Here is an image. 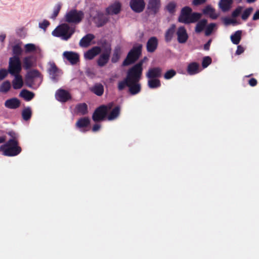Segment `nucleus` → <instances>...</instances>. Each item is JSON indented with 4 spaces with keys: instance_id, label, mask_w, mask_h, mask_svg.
Segmentation results:
<instances>
[{
    "instance_id": "nucleus-1",
    "label": "nucleus",
    "mask_w": 259,
    "mask_h": 259,
    "mask_svg": "<svg viewBox=\"0 0 259 259\" xmlns=\"http://www.w3.org/2000/svg\"><path fill=\"white\" fill-rule=\"evenodd\" d=\"M143 63L144 60H141L127 70L126 77L118 82L117 89L119 91L128 87V92L132 95L141 92V85L139 82L142 78Z\"/></svg>"
},
{
    "instance_id": "nucleus-2",
    "label": "nucleus",
    "mask_w": 259,
    "mask_h": 259,
    "mask_svg": "<svg viewBox=\"0 0 259 259\" xmlns=\"http://www.w3.org/2000/svg\"><path fill=\"white\" fill-rule=\"evenodd\" d=\"M201 15V14L197 12L193 13L190 7L186 6L182 9L178 20L186 24L194 23L200 19Z\"/></svg>"
},
{
    "instance_id": "nucleus-3",
    "label": "nucleus",
    "mask_w": 259,
    "mask_h": 259,
    "mask_svg": "<svg viewBox=\"0 0 259 259\" xmlns=\"http://www.w3.org/2000/svg\"><path fill=\"white\" fill-rule=\"evenodd\" d=\"M75 32V27L70 26L68 24L63 23L58 26L53 31L54 36L61 37L63 40H68Z\"/></svg>"
},
{
    "instance_id": "nucleus-4",
    "label": "nucleus",
    "mask_w": 259,
    "mask_h": 259,
    "mask_svg": "<svg viewBox=\"0 0 259 259\" xmlns=\"http://www.w3.org/2000/svg\"><path fill=\"white\" fill-rule=\"evenodd\" d=\"M1 149L4 155L10 157L17 156L22 151V148L19 145V142L12 140H9L1 147Z\"/></svg>"
},
{
    "instance_id": "nucleus-5",
    "label": "nucleus",
    "mask_w": 259,
    "mask_h": 259,
    "mask_svg": "<svg viewBox=\"0 0 259 259\" xmlns=\"http://www.w3.org/2000/svg\"><path fill=\"white\" fill-rule=\"evenodd\" d=\"M142 45L140 44L135 45L128 53L122 65L127 66L136 62L142 54Z\"/></svg>"
},
{
    "instance_id": "nucleus-6",
    "label": "nucleus",
    "mask_w": 259,
    "mask_h": 259,
    "mask_svg": "<svg viewBox=\"0 0 259 259\" xmlns=\"http://www.w3.org/2000/svg\"><path fill=\"white\" fill-rule=\"evenodd\" d=\"M83 17L84 13L82 11L73 9L66 14L64 19L69 24H78L81 22Z\"/></svg>"
},
{
    "instance_id": "nucleus-7",
    "label": "nucleus",
    "mask_w": 259,
    "mask_h": 259,
    "mask_svg": "<svg viewBox=\"0 0 259 259\" xmlns=\"http://www.w3.org/2000/svg\"><path fill=\"white\" fill-rule=\"evenodd\" d=\"M113 103H110L107 105H101L97 108L94 112L92 119L95 122L102 121L106 117L108 111L112 108Z\"/></svg>"
},
{
    "instance_id": "nucleus-8",
    "label": "nucleus",
    "mask_w": 259,
    "mask_h": 259,
    "mask_svg": "<svg viewBox=\"0 0 259 259\" xmlns=\"http://www.w3.org/2000/svg\"><path fill=\"white\" fill-rule=\"evenodd\" d=\"M102 47L103 52L100 55L97 61V65L100 67H104L108 63L111 52V45L108 44L106 40L104 41L102 44Z\"/></svg>"
},
{
    "instance_id": "nucleus-9",
    "label": "nucleus",
    "mask_w": 259,
    "mask_h": 259,
    "mask_svg": "<svg viewBox=\"0 0 259 259\" xmlns=\"http://www.w3.org/2000/svg\"><path fill=\"white\" fill-rule=\"evenodd\" d=\"M22 70L21 63L19 57H12L9 59L8 71L12 75L19 74Z\"/></svg>"
},
{
    "instance_id": "nucleus-10",
    "label": "nucleus",
    "mask_w": 259,
    "mask_h": 259,
    "mask_svg": "<svg viewBox=\"0 0 259 259\" xmlns=\"http://www.w3.org/2000/svg\"><path fill=\"white\" fill-rule=\"evenodd\" d=\"M49 67L48 68V72L49 74L50 79L54 82H57L60 76L62 74L61 70L59 69L55 63L50 61L48 63Z\"/></svg>"
},
{
    "instance_id": "nucleus-11",
    "label": "nucleus",
    "mask_w": 259,
    "mask_h": 259,
    "mask_svg": "<svg viewBox=\"0 0 259 259\" xmlns=\"http://www.w3.org/2000/svg\"><path fill=\"white\" fill-rule=\"evenodd\" d=\"M36 78H38L39 80V83H40L42 80V76L40 73L36 69H33L30 71H29L25 76V84L26 85L29 87L32 88L33 85L34 84V80Z\"/></svg>"
},
{
    "instance_id": "nucleus-12",
    "label": "nucleus",
    "mask_w": 259,
    "mask_h": 259,
    "mask_svg": "<svg viewBox=\"0 0 259 259\" xmlns=\"http://www.w3.org/2000/svg\"><path fill=\"white\" fill-rule=\"evenodd\" d=\"M160 7V0H149L147 5L148 15L155 16L159 12Z\"/></svg>"
},
{
    "instance_id": "nucleus-13",
    "label": "nucleus",
    "mask_w": 259,
    "mask_h": 259,
    "mask_svg": "<svg viewBox=\"0 0 259 259\" xmlns=\"http://www.w3.org/2000/svg\"><path fill=\"white\" fill-rule=\"evenodd\" d=\"M70 93L62 89H59L56 91L55 93V98L58 101L62 103H65L71 99Z\"/></svg>"
},
{
    "instance_id": "nucleus-14",
    "label": "nucleus",
    "mask_w": 259,
    "mask_h": 259,
    "mask_svg": "<svg viewBox=\"0 0 259 259\" xmlns=\"http://www.w3.org/2000/svg\"><path fill=\"white\" fill-rule=\"evenodd\" d=\"M130 6L131 9L136 13H141L145 7L144 0H131Z\"/></svg>"
},
{
    "instance_id": "nucleus-15",
    "label": "nucleus",
    "mask_w": 259,
    "mask_h": 259,
    "mask_svg": "<svg viewBox=\"0 0 259 259\" xmlns=\"http://www.w3.org/2000/svg\"><path fill=\"white\" fill-rule=\"evenodd\" d=\"M162 69L160 67H154L149 68L146 73V77L148 79L158 78L162 76Z\"/></svg>"
},
{
    "instance_id": "nucleus-16",
    "label": "nucleus",
    "mask_w": 259,
    "mask_h": 259,
    "mask_svg": "<svg viewBox=\"0 0 259 259\" xmlns=\"http://www.w3.org/2000/svg\"><path fill=\"white\" fill-rule=\"evenodd\" d=\"M97 27H101L105 25L109 21L108 18L103 13L97 11V14L93 17Z\"/></svg>"
},
{
    "instance_id": "nucleus-17",
    "label": "nucleus",
    "mask_w": 259,
    "mask_h": 259,
    "mask_svg": "<svg viewBox=\"0 0 259 259\" xmlns=\"http://www.w3.org/2000/svg\"><path fill=\"white\" fill-rule=\"evenodd\" d=\"M178 41L180 44L185 43L188 39V34L184 26L179 27L176 32Z\"/></svg>"
},
{
    "instance_id": "nucleus-18",
    "label": "nucleus",
    "mask_w": 259,
    "mask_h": 259,
    "mask_svg": "<svg viewBox=\"0 0 259 259\" xmlns=\"http://www.w3.org/2000/svg\"><path fill=\"white\" fill-rule=\"evenodd\" d=\"M63 56L72 65H75L79 61V56L77 53L66 51L63 53Z\"/></svg>"
},
{
    "instance_id": "nucleus-19",
    "label": "nucleus",
    "mask_w": 259,
    "mask_h": 259,
    "mask_svg": "<svg viewBox=\"0 0 259 259\" xmlns=\"http://www.w3.org/2000/svg\"><path fill=\"white\" fill-rule=\"evenodd\" d=\"M158 40L155 36H152L149 38L146 44V50L148 53H152L157 49Z\"/></svg>"
},
{
    "instance_id": "nucleus-20",
    "label": "nucleus",
    "mask_w": 259,
    "mask_h": 259,
    "mask_svg": "<svg viewBox=\"0 0 259 259\" xmlns=\"http://www.w3.org/2000/svg\"><path fill=\"white\" fill-rule=\"evenodd\" d=\"M101 52V48L98 46H95L87 51L84 55V58L87 60H92L95 57Z\"/></svg>"
},
{
    "instance_id": "nucleus-21",
    "label": "nucleus",
    "mask_w": 259,
    "mask_h": 259,
    "mask_svg": "<svg viewBox=\"0 0 259 259\" xmlns=\"http://www.w3.org/2000/svg\"><path fill=\"white\" fill-rule=\"evenodd\" d=\"M20 101L16 98H12L7 100L5 103V106L9 109H15L19 108L20 106Z\"/></svg>"
},
{
    "instance_id": "nucleus-22",
    "label": "nucleus",
    "mask_w": 259,
    "mask_h": 259,
    "mask_svg": "<svg viewBox=\"0 0 259 259\" xmlns=\"http://www.w3.org/2000/svg\"><path fill=\"white\" fill-rule=\"evenodd\" d=\"M121 5L119 3H115L106 9L107 15H116L121 11Z\"/></svg>"
},
{
    "instance_id": "nucleus-23",
    "label": "nucleus",
    "mask_w": 259,
    "mask_h": 259,
    "mask_svg": "<svg viewBox=\"0 0 259 259\" xmlns=\"http://www.w3.org/2000/svg\"><path fill=\"white\" fill-rule=\"evenodd\" d=\"M95 38L94 34L89 33L84 36L79 41V45L82 48H87L90 45L91 41Z\"/></svg>"
},
{
    "instance_id": "nucleus-24",
    "label": "nucleus",
    "mask_w": 259,
    "mask_h": 259,
    "mask_svg": "<svg viewBox=\"0 0 259 259\" xmlns=\"http://www.w3.org/2000/svg\"><path fill=\"white\" fill-rule=\"evenodd\" d=\"M90 123V119L88 117H84L79 118L75 123V126L77 128L80 129V131L85 132V131L83 130L84 128L89 126Z\"/></svg>"
},
{
    "instance_id": "nucleus-25",
    "label": "nucleus",
    "mask_w": 259,
    "mask_h": 259,
    "mask_svg": "<svg viewBox=\"0 0 259 259\" xmlns=\"http://www.w3.org/2000/svg\"><path fill=\"white\" fill-rule=\"evenodd\" d=\"M14 79L12 81L13 88L15 90H18L21 89L23 85V81L22 77L21 75L16 74L13 75Z\"/></svg>"
},
{
    "instance_id": "nucleus-26",
    "label": "nucleus",
    "mask_w": 259,
    "mask_h": 259,
    "mask_svg": "<svg viewBox=\"0 0 259 259\" xmlns=\"http://www.w3.org/2000/svg\"><path fill=\"white\" fill-rule=\"evenodd\" d=\"M75 112L81 115H84L88 113V105L85 103H79L75 106Z\"/></svg>"
},
{
    "instance_id": "nucleus-27",
    "label": "nucleus",
    "mask_w": 259,
    "mask_h": 259,
    "mask_svg": "<svg viewBox=\"0 0 259 259\" xmlns=\"http://www.w3.org/2000/svg\"><path fill=\"white\" fill-rule=\"evenodd\" d=\"M90 91L95 95L101 96L103 94L104 89L101 83H97L90 89Z\"/></svg>"
},
{
    "instance_id": "nucleus-28",
    "label": "nucleus",
    "mask_w": 259,
    "mask_h": 259,
    "mask_svg": "<svg viewBox=\"0 0 259 259\" xmlns=\"http://www.w3.org/2000/svg\"><path fill=\"white\" fill-rule=\"evenodd\" d=\"M121 54V48L119 46H116L113 50V54H112V56L111 57V61L112 63H117L119 61V60L120 58Z\"/></svg>"
},
{
    "instance_id": "nucleus-29",
    "label": "nucleus",
    "mask_w": 259,
    "mask_h": 259,
    "mask_svg": "<svg viewBox=\"0 0 259 259\" xmlns=\"http://www.w3.org/2000/svg\"><path fill=\"white\" fill-rule=\"evenodd\" d=\"M187 72L189 75H194L199 72V64L196 62L190 63L187 67Z\"/></svg>"
},
{
    "instance_id": "nucleus-30",
    "label": "nucleus",
    "mask_w": 259,
    "mask_h": 259,
    "mask_svg": "<svg viewBox=\"0 0 259 259\" xmlns=\"http://www.w3.org/2000/svg\"><path fill=\"white\" fill-rule=\"evenodd\" d=\"M19 96L23 98L25 101H29L34 98V94L28 90L23 89L20 92Z\"/></svg>"
},
{
    "instance_id": "nucleus-31",
    "label": "nucleus",
    "mask_w": 259,
    "mask_h": 259,
    "mask_svg": "<svg viewBox=\"0 0 259 259\" xmlns=\"http://www.w3.org/2000/svg\"><path fill=\"white\" fill-rule=\"evenodd\" d=\"M147 84L150 89H156L161 87V81L158 78L148 79Z\"/></svg>"
},
{
    "instance_id": "nucleus-32",
    "label": "nucleus",
    "mask_w": 259,
    "mask_h": 259,
    "mask_svg": "<svg viewBox=\"0 0 259 259\" xmlns=\"http://www.w3.org/2000/svg\"><path fill=\"white\" fill-rule=\"evenodd\" d=\"M176 29V25L172 24L171 26L166 30L165 33V40L167 42L170 41L175 33Z\"/></svg>"
},
{
    "instance_id": "nucleus-33",
    "label": "nucleus",
    "mask_w": 259,
    "mask_h": 259,
    "mask_svg": "<svg viewBox=\"0 0 259 259\" xmlns=\"http://www.w3.org/2000/svg\"><path fill=\"white\" fill-rule=\"evenodd\" d=\"M120 111V108L119 106H116L114 108L111 112L107 116L109 120H113L116 118L119 115Z\"/></svg>"
},
{
    "instance_id": "nucleus-34",
    "label": "nucleus",
    "mask_w": 259,
    "mask_h": 259,
    "mask_svg": "<svg viewBox=\"0 0 259 259\" xmlns=\"http://www.w3.org/2000/svg\"><path fill=\"white\" fill-rule=\"evenodd\" d=\"M207 23V20L204 19L198 21L195 26V32L197 33L201 32L205 27Z\"/></svg>"
},
{
    "instance_id": "nucleus-35",
    "label": "nucleus",
    "mask_w": 259,
    "mask_h": 259,
    "mask_svg": "<svg viewBox=\"0 0 259 259\" xmlns=\"http://www.w3.org/2000/svg\"><path fill=\"white\" fill-rule=\"evenodd\" d=\"M22 42L18 43L12 47V52L14 55L13 57H19L22 54L23 50L21 48Z\"/></svg>"
},
{
    "instance_id": "nucleus-36",
    "label": "nucleus",
    "mask_w": 259,
    "mask_h": 259,
    "mask_svg": "<svg viewBox=\"0 0 259 259\" xmlns=\"http://www.w3.org/2000/svg\"><path fill=\"white\" fill-rule=\"evenodd\" d=\"M241 30L236 31L231 36V40L235 45H238L241 39Z\"/></svg>"
},
{
    "instance_id": "nucleus-37",
    "label": "nucleus",
    "mask_w": 259,
    "mask_h": 259,
    "mask_svg": "<svg viewBox=\"0 0 259 259\" xmlns=\"http://www.w3.org/2000/svg\"><path fill=\"white\" fill-rule=\"evenodd\" d=\"M232 0H221L220 6L223 12L228 11L232 4Z\"/></svg>"
},
{
    "instance_id": "nucleus-38",
    "label": "nucleus",
    "mask_w": 259,
    "mask_h": 259,
    "mask_svg": "<svg viewBox=\"0 0 259 259\" xmlns=\"http://www.w3.org/2000/svg\"><path fill=\"white\" fill-rule=\"evenodd\" d=\"M32 116V111L29 107L25 108L22 111V116L23 119L27 121L29 120Z\"/></svg>"
},
{
    "instance_id": "nucleus-39",
    "label": "nucleus",
    "mask_w": 259,
    "mask_h": 259,
    "mask_svg": "<svg viewBox=\"0 0 259 259\" xmlns=\"http://www.w3.org/2000/svg\"><path fill=\"white\" fill-rule=\"evenodd\" d=\"M11 88L10 81L6 80L0 85V92L2 93H8Z\"/></svg>"
},
{
    "instance_id": "nucleus-40",
    "label": "nucleus",
    "mask_w": 259,
    "mask_h": 259,
    "mask_svg": "<svg viewBox=\"0 0 259 259\" xmlns=\"http://www.w3.org/2000/svg\"><path fill=\"white\" fill-rule=\"evenodd\" d=\"M33 65L32 61V57H26L23 59V67L25 69L28 70L30 69Z\"/></svg>"
},
{
    "instance_id": "nucleus-41",
    "label": "nucleus",
    "mask_w": 259,
    "mask_h": 259,
    "mask_svg": "<svg viewBox=\"0 0 259 259\" xmlns=\"http://www.w3.org/2000/svg\"><path fill=\"white\" fill-rule=\"evenodd\" d=\"M215 10L213 9L210 6H207L203 10V13L204 14L209 15L210 17L215 19L216 18V16H214Z\"/></svg>"
},
{
    "instance_id": "nucleus-42",
    "label": "nucleus",
    "mask_w": 259,
    "mask_h": 259,
    "mask_svg": "<svg viewBox=\"0 0 259 259\" xmlns=\"http://www.w3.org/2000/svg\"><path fill=\"white\" fill-rule=\"evenodd\" d=\"M177 4L174 2H169L165 7V9L170 13L174 14L176 12Z\"/></svg>"
},
{
    "instance_id": "nucleus-43",
    "label": "nucleus",
    "mask_w": 259,
    "mask_h": 259,
    "mask_svg": "<svg viewBox=\"0 0 259 259\" xmlns=\"http://www.w3.org/2000/svg\"><path fill=\"white\" fill-rule=\"evenodd\" d=\"M253 10V9L252 7H249L243 11L241 15L242 19L244 21H246L248 18L250 14L252 13Z\"/></svg>"
},
{
    "instance_id": "nucleus-44",
    "label": "nucleus",
    "mask_w": 259,
    "mask_h": 259,
    "mask_svg": "<svg viewBox=\"0 0 259 259\" xmlns=\"http://www.w3.org/2000/svg\"><path fill=\"white\" fill-rule=\"evenodd\" d=\"M61 7H62V4L61 3H59L56 5V7L54 8L53 13L52 16L51 17V18H52L53 19H56V17L58 16V15L61 9Z\"/></svg>"
},
{
    "instance_id": "nucleus-45",
    "label": "nucleus",
    "mask_w": 259,
    "mask_h": 259,
    "mask_svg": "<svg viewBox=\"0 0 259 259\" xmlns=\"http://www.w3.org/2000/svg\"><path fill=\"white\" fill-rule=\"evenodd\" d=\"M176 71L174 69H170L165 72L164 74V78L165 79H170L176 75Z\"/></svg>"
},
{
    "instance_id": "nucleus-46",
    "label": "nucleus",
    "mask_w": 259,
    "mask_h": 259,
    "mask_svg": "<svg viewBox=\"0 0 259 259\" xmlns=\"http://www.w3.org/2000/svg\"><path fill=\"white\" fill-rule=\"evenodd\" d=\"M215 27V24L212 23L209 24L206 28L205 34L206 36H209L213 31L214 28Z\"/></svg>"
},
{
    "instance_id": "nucleus-47",
    "label": "nucleus",
    "mask_w": 259,
    "mask_h": 259,
    "mask_svg": "<svg viewBox=\"0 0 259 259\" xmlns=\"http://www.w3.org/2000/svg\"><path fill=\"white\" fill-rule=\"evenodd\" d=\"M26 53H30L36 50L35 46L32 44H27L25 46Z\"/></svg>"
},
{
    "instance_id": "nucleus-48",
    "label": "nucleus",
    "mask_w": 259,
    "mask_h": 259,
    "mask_svg": "<svg viewBox=\"0 0 259 259\" xmlns=\"http://www.w3.org/2000/svg\"><path fill=\"white\" fill-rule=\"evenodd\" d=\"M211 63V58L209 56L203 58L202 65L203 68L207 67Z\"/></svg>"
},
{
    "instance_id": "nucleus-49",
    "label": "nucleus",
    "mask_w": 259,
    "mask_h": 259,
    "mask_svg": "<svg viewBox=\"0 0 259 259\" xmlns=\"http://www.w3.org/2000/svg\"><path fill=\"white\" fill-rule=\"evenodd\" d=\"M242 10V7L241 6H238L237 8H236L232 13V16L233 18H236L238 17Z\"/></svg>"
},
{
    "instance_id": "nucleus-50",
    "label": "nucleus",
    "mask_w": 259,
    "mask_h": 259,
    "mask_svg": "<svg viewBox=\"0 0 259 259\" xmlns=\"http://www.w3.org/2000/svg\"><path fill=\"white\" fill-rule=\"evenodd\" d=\"M9 71L6 69H0V80L4 79L8 75Z\"/></svg>"
},
{
    "instance_id": "nucleus-51",
    "label": "nucleus",
    "mask_w": 259,
    "mask_h": 259,
    "mask_svg": "<svg viewBox=\"0 0 259 259\" xmlns=\"http://www.w3.org/2000/svg\"><path fill=\"white\" fill-rule=\"evenodd\" d=\"M8 134L11 137L10 140H14L15 141H18V135L14 131L9 132Z\"/></svg>"
},
{
    "instance_id": "nucleus-52",
    "label": "nucleus",
    "mask_w": 259,
    "mask_h": 259,
    "mask_svg": "<svg viewBox=\"0 0 259 259\" xmlns=\"http://www.w3.org/2000/svg\"><path fill=\"white\" fill-rule=\"evenodd\" d=\"M49 25L50 22L48 21L45 20L42 23H40L39 24V26L40 28L46 30V28L49 26Z\"/></svg>"
},
{
    "instance_id": "nucleus-53",
    "label": "nucleus",
    "mask_w": 259,
    "mask_h": 259,
    "mask_svg": "<svg viewBox=\"0 0 259 259\" xmlns=\"http://www.w3.org/2000/svg\"><path fill=\"white\" fill-rule=\"evenodd\" d=\"M224 22L225 25H228L231 24H235L236 23V21L234 19L228 18H225L224 19Z\"/></svg>"
},
{
    "instance_id": "nucleus-54",
    "label": "nucleus",
    "mask_w": 259,
    "mask_h": 259,
    "mask_svg": "<svg viewBox=\"0 0 259 259\" xmlns=\"http://www.w3.org/2000/svg\"><path fill=\"white\" fill-rule=\"evenodd\" d=\"M248 83L251 87H255L257 83V80L254 78H251L248 80Z\"/></svg>"
},
{
    "instance_id": "nucleus-55",
    "label": "nucleus",
    "mask_w": 259,
    "mask_h": 259,
    "mask_svg": "<svg viewBox=\"0 0 259 259\" xmlns=\"http://www.w3.org/2000/svg\"><path fill=\"white\" fill-rule=\"evenodd\" d=\"M244 51V49L241 46H238L237 50L236 51V54L239 55L243 53Z\"/></svg>"
},
{
    "instance_id": "nucleus-56",
    "label": "nucleus",
    "mask_w": 259,
    "mask_h": 259,
    "mask_svg": "<svg viewBox=\"0 0 259 259\" xmlns=\"http://www.w3.org/2000/svg\"><path fill=\"white\" fill-rule=\"evenodd\" d=\"M206 1V0H193L192 3L194 6H198L205 3Z\"/></svg>"
},
{
    "instance_id": "nucleus-57",
    "label": "nucleus",
    "mask_w": 259,
    "mask_h": 259,
    "mask_svg": "<svg viewBox=\"0 0 259 259\" xmlns=\"http://www.w3.org/2000/svg\"><path fill=\"white\" fill-rule=\"evenodd\" d=\"M211 42V40L209 39L204 45V49L206 51H208L209 50L210 44Z\"/></svg>"
},
{
    "instance_id": "nucleus-58",
    "label": "nucleus",
    "mask_w": 259,
    "mask_h": 259,
    "mask_svg": "<svg viewBox=\"0 0 259 259\" xmlns=\"http://www.w3.org/2000/svg\"><path fill=\"white\" fill-rule=\"evenodd\" d=\"M100 127H101L100 124H95L93 126L92 131L94 132H96L100 130Z\"/></svg>"
},
{
    "instance_id": "nucleus-59",
    "label": "nucleus",
    "mask_w": 259,
    "mask_h": 259,
    "mask_svg": "<svg viewBox=\"0 0 259 259\" xmlns=\"http://www.w3.org/2000/svg\"><path fill=\"white\" fill-rule=\"evenodd\" d=\"M259 19V10L256 11L255 13L254 14L252 20L254 21L257 20Z\"/></svg>"
},
{
    "instance_id": "nucleus-60",
    "label": "nucleus",
    "mask_w": 259,
    "mask_h": 259,
    "mask_svg": "<svg viewBox=\"0 0 259 259\" xmlns=\"http://www.w3.org/2000/svg\"><path fill=\"white\" fill-rule=\"evenodd\" d=\"M6 36L5 34L0 35V41L2 42H4L6 38Z\"/></svg>"
},
{
    "instance_id": "nucleus-61",
    "label": "nucleus",
    "mask_w": 259,
    "mask_h": 259,
    "mask_svg": "<svg viewBox=\"0 0 259 259\" xmlns=\"http://www.w3.org/2000/svg\"><path fill=\"white\" fill-rule=\"evenodd\" d=\"M6 141V137H0V144L5 142Z\"/></svg>"
},
{
    "instance_id": "nucleus-62",
    "label": "nucleus",
    "mask_w": 259,
    "mask_h": 259,
    "mask_svg": "<svg viewBox=\"0 0 259 259\" xmlns=\"http://www.w3.org/2000/svg\"><path fill=\"white\" fill-rule=\"evenodd\" d=\"M248 3H252L254 2L256 0H246Z\"/></svg>"
}]
</instances>
